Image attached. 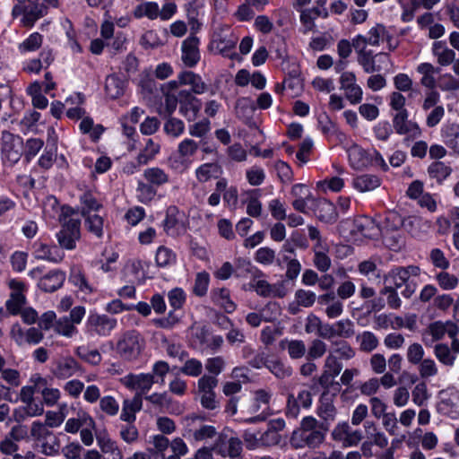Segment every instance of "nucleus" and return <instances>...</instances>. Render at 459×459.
<instances>
[{"instance_id": "f257e3e1", "label": "nucleus", "mask_w": 459, "mask_h": 459, "mask_svg": "<svg viewBox=\"0 0 459 459\" xmlns=\"http://www.w3.org/2000/svg\"><path fill=\"white\" fill-rule=\"evenodd\" d=\"M144 348V341L136 331L124 333L117 342L116 352L120 359L127 362L137 360Z\"/></svg>"}, {"instance_id": "f03ea898", "label": "nucleus", "mask_w": 459, "mask_h": 459, "mask_svg": "<svg viewBox=\"0 0 459 459\" xmlns=\"http://www.w3.org/2000/svg\"><path fill=\"white\" fill-rule=\"evenodd\" d=\"M185 425L182 435L184 437L194 442H203L212 439L217 436L214 426L202 423V419L193 415L185 418Z\"/></svg>"}, {"instance_id": "7ed1b4c3", "label": "nucleus", "mask_w": 459, "mask_h": 459, "mask_svg": "<svg viewBox=\"0 0 459 459\" xmlns=\"http://www.w3.org/2000/svg\"><path fill=\"white\" fill-rule=\"evenodd\" d=\"M68 212H72L70 208L63 210L64 221L61 230L56 234V238L61 247L73 250L76 247V242L81 237V221L74 218L66 219Z\"/></svg>"}, {"instance_id": "20e7f679", "label": "nucleus", "mask_w": 459, "mask_h": 459, "mask_svg": "<svg viewBox=\"0 0 459 459\" xmlns=\"http://www.w3.org/2000/svg\"><path fill=\"white\" fill-rule=\"evenodd\" d=\"M218 379L211 375H203L197 381L195 395L204 409L213 411L219 407L214 389Z\"/></svg>"}, {"instance_id": "39448f33", "label": "nucleus", "mask_w": 459, "mask_h": 459, "mask_svg": "<svg viewBox=\"0 0 459 459\" xmlns=\"http://www.w3.org/2000/svg\"><path fill=\"white\" fill-rule=\"evenodd\" d=\"M459 333L458 326L452 321H435L430 323L421 333L423 343L430 347L434 342L442 340L446 334L450 338L456 337Z\"/></svg>"}, {"instance_id": "423d86ee", "label": "nucleus", "mask_w": 459, "mask_h": 459, "mask_svg": "<svg viewBox=\"0 0 459 459\" xmlns=\"http://www.w3.org/2000/svg\"><path fill=\"white\" fill-rule=\"evenodd\" d=\"M238 38L230 30V28H221L214 31L211 41V48L216 53L233 59L237 56L234 52Z\"/></svg>"}, {"instance_id": "0eeeda50", "label": "nucleus", "mask_w": 459, "mask_h": 459, "mask_svg": "<svg viewBox=\"0 0 459 459\" xmlns=\"http://www.w3.org/2000/svg\"><path fill=\"white\" fill-rule=\"evenodd\" d=\"M117 326V320L107 314L90 313L85 323L89 333L101 337L109 336Z\"/></svg>"}, {"instance_id": "6e6552de", "label": "nucleus", "mask_w": 459, "mask_h": 459, "mask_svg": "<svg viewBox=\"0 0 459 459\" xmlns=\"http://www.w3.org/2000/svg\"><path fill=\"white\" fill-rule=\"evenodd\" d=\"M158 380L153 379V375L150 373H129L119 379V383L126 389L135 392L134 395L141 398L146 394Z\"/></svg>"}, {"instance_id": "1a4fd4ad", "label": "nucleus", "mask_w": 459, "mask_h": 459, "mask_svg": "<svg viewBox=\"0 0 459 459\" xmlns=\"http://www.w3.org/2000/svg\"><path fill=\"white\" fill-rule=\"evenodd\" d=\"M1 140L3 159L8 161L10 165L15 164L20 160L23 152L22 137L4 130L2 132Z\"/></svg>"}, {"instance_id": "9d476101", "label": "nucleus", "mask_w": 459, "mask_h": 459, "mask_svg": "<svg viewBox=\"0 0 459 459\" xmlns=\"http://www.w3.org/2000/svg\"><path fill=\"white\" fill-rule=\"evenodd\" d=\"M216 454L222 457L238 458L242 453V442L237 437H229L226 432L220 433L212 446Z\"/></svg>"}, {"instance_id": "9b49d317", "label": "nucleus", "mask_w": 459, "mask_h": 459, "mask_svg": "<svg viewBox=\"0 0 459 459\" xmlns=\"http://www.w3.org/2000/svg\"><path fill=\"white\" fill-rule=\"evenodd\" d=\"M23 13L22 23L26 27H31L35 22L43 17L46 12V6L40 0H27L24 6L15 4L13 8V14L17 16Z\"/></svg>"}, {"instance_id": "f8f14e48", "label": "nucleus", "mask_w": 459, "mask_h": 459, "mask_svg": "<svg viewBox=\"0 0 459 459\" xmlns=\"http://www.w3.org/2000/svg\"><path fill=\"white\" fill-rule=\"evenodd\" d=\"M340 89L343 91L345 99L352 105L361 102L363 91L357 83V77L353 72H343L339 78Z\"/></svg>"}, {"instance_id": "ddd939ff", "label": "nucleus", "mask_w": 459, "mask_h": 459, "mask_svg": "<svg viewBox=\"0 0 459 459\" xmlns=\"http://www.w3.org/2000/svg\"><path fill=\"white\" fill-rule=\"evenodd\" d=\"M325 439V433L321 429L293 431L290 438V443L295 449L303 447L316 448L319 446Z\"/></svg>"}, {"instance_id": "4468645a", "label": "nucleus", "mask_w": 459, "mask_h": 459, "mask_svg": "<svg viewBox=\"0 0 459 459\" xmlns=\"http://www.w3.org/2000/svg\"><path fill=\"white\" fill-rule=\"evenodd\" d=\"M345 224H351L350 231L355 238H374L379 235L378 226L368 216H359L351 221H346Z\"/></svg>"}, {"instance_id": "2eb2a0df", "label": "nucleus", "mask_w": 459, "mask_h": 459, "mask_svg": "<svg viewBox=\"0 0 459 459\" xmlns=\"http://www.w3.org/2000/svg\"><path fill=\"white\" fill-rule=\"evenodd\" d=\"M162 227L167 235L178 237L186 231L184 213L177 206H169L166 210Z\"/></svg>"}, {"instance_id": "dca6fc26", "label": "nucleus", "mask_w": 459, "mask_h": 459, "mask_svg": "<svg viewBox=\"0 0 459 459\" xmlns=\"http://www.w3.org/2000/svg\"><path fill=\"white\" fill-rule=\"evenodd\" d=\"M333 440L342 443L344 447L357 446L363 438L362 432L351 429L350 425L343 421L339 422L332 431Z\"/></svg>"}, {"instance_id": "f3484780", "label": "nucleus", "mask_w": 459, "mask_h": 459, "mask_svg": "<svg viewBox=\"0 0 459 459\" xmlns=\"http://www.w3.org/2000/svg\"><path fill=\"white\" fill-rule=\"evenodd\" d=\"M11 338L19 346L36 345L39 343L44 337L39 328L30 327L23 329L19 324L13 325L10 332Z\"/></svg>"}, {"instance_id": "a211bd4d", "label": "nucleus", "mask_w": 459, "mask_h": 459, "mask_svg": "<svg viewBox=\"0 0 459 459\" xmlns=\"http://www.w3.org/2000/svg\"><path fill=\"white\" fill-rule=\"evenodd\" d=\"M199 45L200 39L195 35H189L182 41L180 59L185 66L193 68L198 64L201 59Z\"/></svg>"}, {"instance_id": "6ab92c4d", "label": "nucleus", "mask_w": 459, "mask_h": 459, "mask_svg": "<svg viewBox=\"0 0 459 459\" xmlns=\"http://www.w3.org/2000/svg\"><path fill=\"white\" fill-rule=\"evenodd\" d=\"M421 270L419 266L409 265L406 267H396L392 269L385 278V281L389 283L388 286H393L395 290L400 289L411 277L420 276Z\"/></svg>"}, {"instance_id": "aec40b11", "label": "nucleus", "mask_w": 459, "mask_h": 459, "mask_svg": "<svg viewBox=\"0 0 459 459\" xmlns=\"http://www.w3.org/2000/svg\"><path fill=\"white\" fill-rule=\"evenodd\" d=\"M9 287L12 293L5 303L6 310L12 315H17L26 303V297L23 293L26 287L22 281L14 279L9 281Z\"/></svg>"}, {"instance_id": "412c9836", "label": "nucleus", "mask_w": 459, "mask_h": 459, "mask_svg": "<svg viewBox=\"0 0 459 459\" xmlns=\"http://www.w3.org/2000/svg\"><path fill=\"white\" fill-rule=\"evenodd\" d=\"M202 103L190 91H179V113L188 121H194L201 109Z\"/></svg>"}, {"instance_id": "4be33fe9", "label": "nucleus", "mask_w": 459, "mask_h": 459, "mask_svg": "<svg viewBox=\"0 0 459 459\" xmlns=\"http://www.w3.org/2000/svg\"><path fill=\"white\" fill-rule=\"evenodd\" d=\"M97 445L100 454L108 455L110 459H123V452L116 440L112 439L106 429L95 430Z\"/></svg>"}, {"instance_id": "5701e85b", "label": "nucleus", "mask_w": 459, "mask_h": 459, "mask_svg": "<svg viewBox=\"0 0 459 459\" xmlns=\"http://www.w3.org/2000/svg\"><path fill=\"white\" fill-rule=\"evenodd\" d=\"M408 111L395 113L393 117L395 133L400 135L408 134L411 138H419L422 134V131L416 122L408 120Z\"/></svg>"}, {"instance_id": "b1692460", "label": "nucleus", "mask_w": 459, "mask_h": 459, "mask_svg": "<svg viewBox=\"0 0 459 459\" xmlns=\"http://www.w3.org/2000/svg\"><path fill=\"white\" fill-rule=\"evenodd\" d=\"M82 370L79 362L71 356L58 359L51 370L57 379H68Z\"/></svg>"}, {"instance_id": "393cba45", "label": "nucleus", "mask_w": 459, "mask_h": 459, "mask_svg": "<svg viewBox=\"0 0 459 459\" xmlns=\"http://www.w3.org/2000/svg\"><path fill=\"white\" fill-rule=\"evenodd\" d=\"M312 405V394L308 390H300L297 396L290 394L287 400L286 415L289 418L296 419L300 407L310 408Z\"/></svg>"}, {"instance_id": "a878e982", "label": "nucleus", "mask_w": 459, "mask_h": 459, "mask_svg": "<svg viewBox=\"0 0 459 459\" xmlns=\"http://www.w3.org/2000/svg\"><path fill=\"white\" fill-rule=\"evenodd\" d=\"M385 26L377 23L367 32L366 35L359 34L352 39V46L355 49L360 47L378 46L381 41H384Z\"/></svg>"}, {"instance_id": "bb28decb", "label": "nucleus", "mask_w": 459, "mask_h": 459, "mask_svg": "<svg viewBox=\"0 0 459 459\" xmlns=\"http://www.w3.org/2000/svg\"><path fill=\"white\" fill-rule=\"evenodd\" d=\"M250 287L262 297L283 298L286 294L281 283L270 284L267 281L254 278Z\"/></svg>"}, {"instance_id": "cd10ccee", "label": "nucleus", "mask_w": 459, "mask_h": 459, "mask_svg": "<svg viewBox=\"0 0 459 459\" xmlns=\"http://www.w3.org/2000/svg\"><path fill=\"white\" fill-rule=\"evenodd\" d=\"M33 255L38 260H45L52 263H59L64 258V254L56 246H49L42 242H35Z\"/></svg>"}, {"instance_id": "c85d7f7f", "label": "nucleus", "mask_w": 459, "mask_h": 459, "mask_svg": "<svg viewBox=\"0 0 459 459\" xmlns=\"http://www.w3.org/2000/svg\"><path fill=\"white\" fill-rule=\"evenodd\" d=\"M179 82L191 87L192 94H204L209 90V85L204 82L202 77L192 71H182L179 73Z\"/></svg>"}, {"instance_id": "c756f323", "label": "nucleus", "mask_w": 459, "mask_h": 459, "mask_svg": "<svg viewBox=\"0 0 459 459\" xmlns=\"http://www.w3.org/2000/svg\"><path fill=\"white\" fill-rule=\"evenodd\" d=\"M432 55L436 57L437 63L441 66H448L453 64L455 58V52L447 47L444 40L434 41L431 47Z\"/></svg>"}, {"instance_id": "7c9ffc66", "label": "nucleus", "mask_w": 459, "mask_h": 459, "mask_svg": "<svg viewBox=\"0 0 459 459\" xmlns=\"http://www.w3.org/2000/svg\"><path fill=\"white\" fill-rule=\"evenodd\" d=\"M65 280L64 273L59 270H53L40 278L38 286L45 292H53L62 287Z\"/></svg>"}, {"instance_id": "2f4dec72", "label": "nucleus", "mask_w": 459, "mask_h": 459, "mask_svg": "<svg viewBox=\"0 0 459 459\" xmlns=\"http://www.w3.org/2000/svg\"><path fill=\"white\" fill-rule=\"evenodd\" d=\"M350 165L354 169H363L369 167L368 150L366 151L356 143L347 149Z\"/></svg>"}, {"instance_id": "473e14b6", "label": "nucleus", "mask_w": 459, "mask_h": 459, "mask_svg": "<svg viewBox=\"0 0 459 459\" xmlns=\"http://www.w3.org/2000/svg\"><path fill=\"white\" fill-rule=\"evenodd\" d=\"M255 109V102L248 97H241L236 101V115L247 125H252V118Z\"/></svg>"}, {"instance_id": "72a5a7b5", "label": "nucleus", "mask_w": 459, "mask_h": 459, "mask_svg": "<svg viewBox=\"0 0 459 459\" xmlns=\"http://www.w3.org/2000/svg\"><path fill=\"white\" fill-rule=\"evenodd\" d=\"M143 407V399L139 395H134L130 400H125L122 405V411L120 420L127 422L134 423L136 420V412L140 411Z\"/></svg>"}, {"instance_id": "f704fd0d", "label": "nucleus", "mask_w": 459, "mask_h": 459, "mask_svg": "<svg viewBox=\"0 0 459 459\" xmlns=\"http://www.w3.org/2000/svg\"><path fill=\"white\" fill-rule=\"evenodd\" d=\"M315 213L316 217L325 222H334L338 218L335 205L327 199H320L316 202Z\"/></svg>"}, {"instance_id": "c9c22d12", "label": "nucleus", "mask_w": 459, "mask_h": 459, "mask_svg": "<svg viewBox=\"0 0 459 459\" xmlns=\"http://www.w3.org/2000/svg\"><path fill=\"white\" fill-rule=\"evenodd\" d=\"M337 410L333 404V396L329 393H323L319 399L317 415L325 421H333Z\"/></svg>"}, {"instance_id": "e433bc0d", "label": "nucleus", "mask_w": 459, "mask_h": 459, "mask_svg": "<svg viewBox=\"0 0 459 459\" xmlns=\"http://www.w3.org/2000/svg\"><path fill=\"white\" fill-rule=\"evenodd\" d=\"M126 82L119 75L113 74L105 80V91L110 99H117L124 95Z\"/></svg>"}, {"instance_id": "4c0bfd02", "label": "nucleus", "mask_w": 459, "mask_h": 459, "mask_svg": "<svg viewBox=\"0 0 459 459\" xmlns=\"http://www.w3.org/2000/svg\"><path fill=\"white\" fill-rule=\"evenodd\" d=\"M380 185L381 179L377 176L372 174H363L358 176L353 179L352 182L353 187L360 193L373 191L379 187Z\"/></svg>"}, {"instance_id": "58836bf2", "label": "nucleus", "mask_w": 459, "mask_h": 459, "mask_svg": "<svg viewBox=\"0 0 459 459\" xmlns=\"http://www.w3.org/2000/svg\"><path fill=\"white\" fill-rule=\"evenodd\" d=\"M234 274L238 278H257L262 276L263 273L255 267L249 260L238 258L235 261Z\"/></svg>"}, {"instance_id": "ea45409f", "label": "nucleus", "mask_w": 459, "mask_h": 459, "mask_svg": "<svg viewBox=\"0 0 459 459\" xmlns=\"http://www.w3.org/2000/svg\"><path fill=\"white\" fill-rule=\"evenodd\" d=\"M441 137L448 148L459 153V125L450 124L443 126Z\"/></svg>"}, {"instance_id": "a19ab883", "label": "nucleus", "mask_w": 459, "mask_h": 459, "mask_svg": "<svg viewBox=\"0 0 459 459\" xmlns=\"http://www.w3.org/2000/svg\"><path fill=\"white\" fill-rule=\"evenodd\" d=\"M222 174L221 165L215 162L204 163L195 169L196 179L204 183L211 178H218Z\"/></svg>"}, {"instance_id": "79ce46f5", "label": "nucleus", "mask_w": 459, "mask_h": 459, "mask_svg": "<svg viewBox=\"0 0 459 459\" xmlns=\"http://www.w3.org/2000/svg\"><path fill=\"white\" fill-rule=\"evenodd\" d=\"M211 298L214 304L218 305L227 313H232L236 309V304L230 299V290L225 288L216 289L211 292Z\"/></svg>"}, {"instance_id": "37998d69", "label": "nucleus", "mask_w": 459, "mask_h": 459, "mask_svg": "<svg viewBox=\"0 0 459 459\" xmlns=\"http://www.w3.org/2000/svg\"><path fill=\"white\" fill-rule=\"evenodd\" d=\"M160 145L159 143L149 138L146 140L144 147L140 151L136 157L138 166H143L152 160L160 152Z\"/></svg>"}, {"instance_id": "c03bdc74", "label": "nucleus", "mask_w": 459, "mask_h": 459, "mask_svg": "<svg viewBox=\"0 0 459 459\" xmlns=\"http://www.w3.org/2000/svg\"><path fill=\"white\" fill-rule=\"evenodd\" d=\"M356 50L358 52V63L362 66L365 73L371 74L380 70V67L377 66L375 62L377 55H374L372 50L367 49L366 47H360Z\"/></svg>"}, {"instance_id": "a18cd8bd", "label": "nucleus", "mask_w": 459, "mask_h": 459, "mask_svg": "<svg viewBox=\"0 0 459 459\" xmlns=\"http://www.w3.org/2000/svg\"><path fill=\"white\" fill-rule=\"evenodd\" d=\"M247 198L246 200L247 213L253 218H258L263 212V205L260 201L261 190L252 189L247 192Z\"/></svg>"}, {"instance_id": "49530a36", "label": "nucleus", "mask_w": 459, "mask_h": 459, "mask_svg": "<svg viewBox=\"0 0 459 459\" xmlns=\"http://www.w3.org/2000/svg\"><path fill=\"white\" fill-rule=\"evenodd\" d=\"M177 255L169 247L160 246L155 253V263L158 267L169 268L176 264Z\"/></svg>"}, {"instance_id": "de8ad7c7", "label": "nucleus", "mask_w": 459, "mask_h": 459, "mask_svg": "<svg viewBox=\"0 0 459 459\" xmlns=\"http://www.w3.org/2000/svg\"><path fill=\"white\" fill-rule=\"evenodd\" d=\"M74 354L82 361L98 366L102 360V356L97 349H90L87 345H80L75 348Z\"/></svg>"}, {"instance_id": "09e8293b", "label": "nucleus", "mask_w": 459, "mask_h": 459, "mask_svg": "<svg viewBox=\"0 0 459 459\" xmlns=\"http://www.w3.org/2000/svg\"><path fill=\"white\" fill-rule=\"evenodd\" d=\"M143 178L153 186H160L169 182V175L160 168L152 167L143 171Z\"/></svg>"}, {"instance_id": "8fccbe9b", "label": "nucleus", "mask_w": 459, "mask_h": 459, "mask_svg": "<svg viewBox=\"0 0 459 459\" xmlns=\"http://www.w3.org/2000/svg\"><path fill=\"white\" fill-rule=\"evenodd\" d=\"M70 281L84 295H91L96 291V288L88 281L85 274L80 270H74L71 273Z\"/></svg>"}, {"instance_id": "3c124183", "label": "nucleus", "mask_w": 459, "mask_h": 459, "mask_svg": "<svg viewBox=\"0 0 459 459\" xmlns=\"http://www.w3.org/2000/svg\"><path fill=\"white\" fill-rule=\"evenodd\" d=\"M41 58L48 65L53 60L50 51H42L39 54V58L30 59L23 63V71L29 74H39L43 67Z\"/></svg>"}, {"instance_id": "603ef678", "label": "nucleus", "mask_w": 459, "mask_h": 459, "mask_svg": "<svg viewBox=\"0 0 459 459\" xmlns=\"http://www.w3.org/2000/svg\"><path fill=\"white\" fill-rule=\"evenodd\" d=\"M54 331L58 335L72 338L78 333V329L74 325L68 316H61L55 321Z\"/></svg>"}, {"instance_id": "864d4df0", "label": "nucleus", "mask_w": 459, "mask_h": 459, "mask_svg": "<svg viewBox=\"0 0 459 459\" xmlns=\"http://www.w3.org/2000/svg\"><path fill=\"white\" fill-rule=\"evenodd\" d=\"M356 340L359 343V350L364 352H371L379 344L378 338L376 334L369 331H364L358 334Z\"/></svg>"}, {"instance_id": "5fc2aeb1", "label": "nucleus", "mask_w": 459, "mask_h": 459, "mask_svg": "<svg viewBox=\"0 0 459 459\" xmlns=\"http://www.w3.org/2000/svg\"><path fill=\"white\" fill-rule=\"evenodd\" d=\"M83 423H86L92 429L96 427L95 420L90 414L84 412L82 420L75 418L68 419L65 424V430L67 433L75 434L79 431Z\"/></svg>"}, {"instance_id": "6e6d98bb", "label": "nucleus", "mask_w": 459, "mask_h": 459, "mask_svg": "<svg viewBox=\"0 0 459 459\" xmlns=\"http://www.w3.org/2000/svg\"><path fill=\"white\" fill-rule=\"evenodd\" d=\"M428 173L431 178L441 183L451 175L452 169L444 162L435 161L429 166Z\"/></svg>"}, {"instance_id": "4d7b16f0", "label": "nucleus", "mask_w": 459, "mask_h": 459, "mask_svg": "<svg viewBox=\"0 0 459 459\" xmlns=\"http://www.w3.org/2000/svg\"><path fill=\"white\" fill-rule=\"evenodd\" d=\"M267 368L277 378L283 379L292 374V368L279 359H270Z\"/></svg>"}, {"instance_id": "13d9d810", "label": "nucleus", "mask_w": 459, "mask_h": 459, "mask_svg": "<svg viewBox=\"0 0 459 459\" xmlns=\"http://www.w3.org/2000/svg\"><path fill=\"white\" fill-rule=\"evenodd\" d=\"M99 411L109 417L116 416L119 411V403L112 395H105L99 401Z\"/></svg>"}, {"instance_id": "bf43d9fd", "label": "nucleus", "mask_w": 459, "mask_h": 459, "mask_svg": "<svg viewBox=\"0 0 459 459\" xmlns=\"http://www.w3.org/2000/svg\"><path fill=\"white\" fill-rule=\"evenodd\" d=\"M434 355L440 363L449 367H452L456 359V357L454 355L451 349L445 343H438L435 345Z\"/></svg>"}, {"instance_id": "052dcab7", "label": "nucleus", "mask_w": 459, "mask_h": 459, "mask_svg": "<svg viewBox=\"0 0 459 459\" xmlns=\"http://www.w3.org/2000/svg\"><path fill=\"white\" fill-rule=\"evenodd\" d=\"M42 42V35L38 32H33L18 46V49L21 54L34 52L41 47Z\"/></svg>"}, {"instance_id": "680f3d73", "label": "nucleus", "mask_w": 459, "mask_h": 459, "mask_svg": "<svg viewBox=\"0 0 459 459\" xmlns=\"http://www.w3.org/2000/svg\"><path fill=\"white\" fill-rule=\"evenodd\" d=\"M82 204V214L83 216L90 215L92 212L99 211L101 208V204L91 192L83 193L80 197Z\"/></svg>"}, {"instance_id": "e2e57ef3", "label": "nucleus", "mask_w": 459, "mask_h": 459, "mask_svg": "<svg viewBox=\"0 0 459 459\" xmlns=\"http://www.w3.org/2000/svg\"><path fill=\"white\" fill-rule=\"evenodd\" d=\"M281 347L287 349L289 356L293 359L302 358L307 351L306 344L301 340L282 341Z\"/></svg>"}, {"instance_id": "0e129e2a", "label": "nucleus", "mask_w": 459, "mask_h": 459, "mask_svg": "<svg viewBox=\"0 0 459 459\" xmlns=\"http://www.w3.org/2000/svg\"><path fill=\"white\" fill-rule=\"evenodd\" d=\"M435 280L443 290H453L459 284L458 277L455 274L446 272L445 270L437 273Z\"/></svg>"}, {"instance_id": "69168bd1", "label": "nucleus", "mask_w": 459, "mask_h": 459, "mask_svg": "<svg viewBox=\"0 0 459 459\" xmlns=\"http://www.w3.org/2000/svg\"><path fill=\"white\" fill-rule=\"evenodd\" d=\"M134 16L136 18H142L145 16L151 20L157 19L160 17L159 4L155 2H147L140 4L134 10Z\"/></svg>"}, {"instance_id": "338daca9", "label": "nucleus", "mask_w": 459, "mask_h": 459, "mask_svg": "<svg viewBox=\"0 0 459 459\" xmlns=\"http://www.w3.org/2000/svg\"><path fill=\"white\" fill-rule=\"evenodd\" d=\"M179 371L188 377H196L203 372V363L195 358H188L184 360Z\"/></svg>"}, {"instance_id": "774afa93", "label": "nucleus", "mask_w": 459, "mask_h": 459, "mask_svg": "<svg viewBox=\"0 0 459 459\" xmlns=\"http://www.w3.org/2000/svg\"><path fill=\"white\" fill-rule=\"evenodd\" d=\"M300 22L302 24V32L307 34L310 31H314L316 29L315 21L317 19L316 9L307 8L304 9L300 13Z\"/></svg>"}]
</instances>
